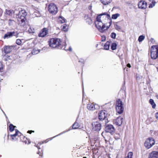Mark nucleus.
Returning a JSON list of instances; mask_svg holds the SVG:
<instances>
[{"label":"nucleus","instance_id":"obj_23","mask_svg":"<svg viewBox=\"0 0 158 158\" xmlns=\"http://www.w3.org/2000/svg\"><path fill=\"white\" fill-rule=\"evenodd\" d=\"M111 49L112 50H114L117 49V44L115 43H112L111 41Z\"/></svg>","mask_w":158,"mask_h":158},{"label":"nucleus","instance_id":"obj_55","mask_svg":"<svg viewBox=\"0 0 158 158\" xmlns=\"http://www.w3.org/2000/svg\"><path fill=\"white\" fill-rule=\"evenodd\" d=\"M48 43L49 44V40L48 41Z\"/></svg>","mask_w":158,"mask_h":158},{"label":"nucleus","instance_id":"obj_6","mask_svg":"<svg viewBox=\"0 0 158 158\" xmlns=\"http://www.w3.org/2000/svg\"><path fill=\"white\" fill-rule=\"evenodd\" d=\"M15 133L13 135H10L11 139L13 141L19 140L21 141L22 138L23 137V135L18 130H15Z\"/></svg>","mask_w":158,"mask_h":158},{"label":"nucleus","instance_id":"obj_17","mask_svg":"<svg viewBox=\"0 0 158 158\" xmlns=\"http://www.w3.org/2000/svg\"><path fill=\"white\" fill-rule=\"evenodd\" d=\"M149 158H158V152L152 151L150 153Z\"/></svg>","mask_w":158,"mask_h":158},{"label":"nucleus","instance_id":"obj_7","mask_svg":"<svg viewBox=\"0 0 158 158\" xmlns=\"http://www.w3.org/2000/svg\"><path fill=\"white\" fill-rule=\"evenodd\" d=\"M155 140L152 137L147 138L144 143V146L147 149L151 148L155 144Z\"/></svg>","mask_w":158,"mask_h":158},{"label":"nucleus","instance_id":"obj_43","mask_svg":"<svg viewBox=\"0 0 158 158\" xmlns=\"http://www.w3.org/2000/svg\"><path fill=\"white\" fill-rule=\"evenodd\" d=\"M110 36L112 38L115 39L116 36V34L114 32H112Z\"/></svg>","mask_w":158,"mask_h":158},{"label":"nucleus","instance_id":"obj_11","mask_svg":"<svg viewBox=\"0 0 158 158\" xmlns=\"http://www.w3.org/2000/svg\"><path fill=\"white\" fill-rule=\"evenodd\" d=\"M93 129L94 130L99 131L101 128V125L98 122H94L92 123Z\"/></svg>","mask_w":158,"mask_h":158},{"label":"nucleus","instance_id":"obj_21","mask_svg":"<svg viewBox=\"0 0 158 158\" xmlns=\"http://www.w3.org/2000/svg\"><path fill=\"white\" fill-rule=\"evenodd\" d=\"M23 140L22 139L21 141H22L25 144H30L31 141L29 139H27V138L23 136Z\"/></svg>","mask_w":158,"mask_h":158},{"label":"nucleus","instance_id":"obj_30","mask_svg":"<svg viewBox=\"0 0 158 158\" xmlns=\"http://www.w3.org/2000/svg\"><path fill=\"white\" fill-rule=\"evenodd\" d=\"M79 125L78 123L77 122H75L72 126V128L73 129H76L79 128Z\"/></svg>","mask_w":158,"mask_h":158},{"label":"nucleus","instance_id":"obj_22","mask_svg":"<svg viewBox=\"0 0 158 158\" xmlns=\"http://www.w3.org/2000/svg\"><path fill=\"white\" fill-rule=\"evenodd\" d=\"M58 22L60 24L64 23L65 22V19L63 17L60 16L58 19Z\"/></svg>","mask_w":158,"mask_h":158},{"label":"nucleus","instance_id":"obj_56","mask_svg":"<svg viewBox=\"0 0 158 158\" xmlns=\"http://www.w3.org/2000/svg\"><path fill=\"white\" fill-rule=\"evenodd\" d=\"M83 158H87L86 157H84Z\"/></svg>","mask_w":158,"mask_h":158},{"label":"nucleus","instance_id":"obj_46","mask_svg":"<svg viewBox=\"0 0 158 158\" xmlns=\"http://www.w3.org/2000/svg\"><path fill=\"white\" fill-rule=\"evenodd\" d=\"M49 141V140H48V139H46V140L43 141L42 142V143H46L48 142Z\"/></svg>","mask_w":158,"mask_h":158},{"label":"nucleus","instance_id":"obj_48","mask_svg":"<svg viewBox=\"0 0 158 158\" xmlns=\"http://www.w3.org/2000/svg\"><path fill=\"white\" fill-rule=\"evenodd\" d=\"M127 66L129 68H131V64H129V63H128V64L127 65Z\"/></svg>","mask_w":158,"mask_h":158},{"label":"nucleus","instance_id":"obj_37","mask_svg":"<svg viewBox=\"0 0 158 158\" xmlns=\"http://www.w3.org/2000/svg\"><path fill=\"white\" fill-rule=\"evenodd\" d=\"M6 14L10 16H12L13 15L12 11L10 10H6Z\"/></svg>","mask_w":158,"mask_h":158},{"label":"nucleus","instance_id":"obj_3","mask_svg":"<svg viewBox=\"0 0 158 158\" xmlns=\"http://www.w3.org/2000/svg\"><path fill=\"white\" fill-rule=\"evenodd\" d=\"M26 15L27 12L25 10H21L19 11L16 16L17 19L19 24H23L24 25L25 23Z\"/></svg>","mask_w":158,"mask_h":158},{"label":"nucleus","instance_id":"obj_54","mask_svg":"<svg viewBox=\"0 0 158 158\" xmlns=\"http://www.w3.org/2000/svg\"><path fill=\"white\" fill-rule=\"evenodd\" d=\"M7 136L8 138H9V135H8Z\"/></svg>","mask_w":158,"mask_h":158},{"label":"nucleus","instance_id":"obj_5","mask_svg":"<svg viewBox=\"0 0 158 158\" xmlns=\"http://www.w3.org/2000/svg\"><path fill=\"white\" fill-rule=\"evenodd\" d=\"M123 105V104L121 99H117L115 103L116 110L117 112L119 114L123 112L124 110Z\"/></svg>","mask_w":158,"mask_h":158},{"label":"nucleus","instance_id":"obj_14","mask_svg":"<svg viewBox=\"0 0 158 158\" xmlns=\"http://www.w3.org/2000/svg\"><path fill=\"white\" fill-rule=\"evenodd\" d=\"M106 131L112 134L114 132L115 129L112 125H108L106 127Z\"/></svg>","mask_w":158,"mask_h":158},{"label":"nucleus","instance_id":"obj_2","mask_svg":"<svg viewBox=\"0 0 158 158\" xmlns=\"http://www.w3.org/2000/svg\"><path fill=\"white\" fill-rule=\"evenodd\" d=\"M66 44L63 43L61 40L58 38H52L50 39V47L65 50Z\"/></svg>","mask_w":158,"mask_h":158},{"label":"nucleus","instance_id":"obj_1","mask_svg":"<svg viewBox=\"0 0 158 158\" xmlns=\"http://www.w3.org/2000/svg\"><path fill=\"white\" fill-rule=\"evenodd\" d=\"M110 18V15L107 12L101 14L97 16L95 25L100 32H105L110 26L112 21Z\"/></svg>","mask_w":158,"mask_h":158},{"label":"nucleus","instance_id":"obj_39","mask_svg":"<svg viewBox=\"0 0 158 158\" xmlns=\"http://www.w3.org/2000/svg\"><path fill=\"white\" fill-rule=\"evenodd\" d=\"M16 43L18 45H20L21 44L22 42L21 40L18 39L16 40Z\"/></svg>","mask_w":158,"mask_h":158},{"label":"nucleus","instance_id":"obj_52","mask_svg":"<svg viewBox=\"0 0 158 158\" xmlns=\"http://www.w3.org/2000/svg\"><path fill=\"white\" fill-rule=\"evenodd\" d=\"M156 69H157V71H158V66L156 67Z\"/></svg>","mask_w":158,"mask_h":158},{"label":"nucleus","instance_id":"obj_15","mask_svg":"<svg viewBox=\"0 0 158 158\" xmlns=\"http://www.w3.org/2000/svg\"><path fill=\"white\" fill-rule=\"evenodd\" d=\"M123 118L119 117L116 118L114 121L115 124L118 126H120L122 123Z\"/></svg>","mask_w":158,"mask_h":158},{"label":"nucleus","instance_id":"obj_44","mask_svg":"<svg viewBox=\"0 0 158 158\" xmlns=\"http://www.w3.org/2000/svg\"><path fill=\"white\" fill-rule=\"evenodd\" d=\"M150 41L151 43L152 44H156V41L154 40V39L153 38H151L150 39Z\"/></svg>","mask_w":158,"mask_h":158},{"label":"nucleus","instance_id":"obj_31","mask_svg":"<svg viewBox=\"0 0 158 158\" xmlns=\"http://www.w3.org/2000/svg\"><path fill=\"white\" fill-rule=\"evenodd\" d=\"M36 147L38 148L39 150L37 152V154H39L40 156H43V152L41 149H40V148H39L38 146H36Z\"/></svg>","mask_w":158,"mask_h":158},{"label":"nucleus","instance_id":"obj_16","mask_svg":"<svg viewBox=\"0 0 158 158\" xmlns=\"http://www.w3.org/2000/svg\"><path fill=\"white\" fill-rule=\"evenodd\" d=\"M15 32L14 31L12 32H8L4 35L3 38L4 39L9 38L15 35Z\"/></svg>","mask_w":158,"mask_h":158},{"label":"nucleus","instance_id":"obj_40","mask_svg":"<svg viewBox=\"0 0 158 158\" xmlns=\"http://www.w3.org/2000/svg\"><path fill=\"white\" fill-rule=\"evenodd\" d=\"M114 138L116 139H118L120 137V135L118 134L115 133L114 135Z\"/></svg>","mask_w":158,"mask_h":158},{"label":"nucleus","instance_id":"obj_8","mask_svg":"<svg viewBox=\"0 0 158 158\" xmlns=\"http://www.w3.org/2000/svg\"><path fill=\"white\" fill-rule=\"evenodd\" d=\"M108 113L105 110H102L98 113V118L100 120H105V123L108 122L106 120H107Z\"/></svg>","mask_w":158,"mask_h":158},{"label":"nucleus","instance_id":"obj_35","mask_svg":"<svg viewBox=\"0 0 158 158\" xmlns=\"http://www.w3.org/2000/svg\"><path fill=\"white\" fill-rule=\"evenodd\" d=\"M39 52H40V51L39 50L34 49L32 50V53L33 55H35V54H36L38 53Z\"/></svg>","mask_w":158,"mask_h":158},{"label":"nucleus","instance_id":"obj_51","mask_svg":"<svg viewBox=\"0 0 158 158\" xmlns=\"http://www.w3.org/2000/svg\"><path fill=\"white\" fill-rule=\"evenodd\" d=\"M156 97L158 99V95H156Z\"/></svg>","mask_w":158,"mask_h":158},{"label":"nucleus","instance_id":"obj_41","mask_svg":"<svg viewBox=\"0 0 158 158\" xmlns=\"http://www.w3.org/2000/svg\"><path fill=\"white\" fill-rule=\"evenodd\" d=\"M15 21L14 20L10 19L9 20L8 24L9 25H11Z\"/></svg>","mask_w":158,"mask_h":158},{"label":"nucleus","instance_id":"obj_34","mask_svg":"<svg viewBox=\"0 0 158 158\" xmlns=\"http://www.w3.org/2000/svg\"><path fill=\"white\" fill-rule=\"evenodd\" d=\"M119 16H120L119 14L117 13V14L113 15H112L111 17L113 19H116Z\"/></svg>","mask_w":158,"mask_h":158},{"label":"nucleus","instance_id":"obj_9","mask_svg":"<svg viewBox=\"0 0 158 158\" xmlns=\"http://www.w3.org/2000/svg\"><path fill=\"white\" fill-rule=\"evenodd\" d=\"M16 45H5L3 47V50L6 54H8L11 52L16 48Z\"/></svg>","mask_w":158,"mask_h":158},{"label":"nucleus","instance_id":"obj_32","mask_svg":"<svg viewBox=\"0 0 158 158\" xmlns=\"http://www.w3.org/2000/svg\"><path fill=\"white\" fill-rule=\"evenodd\" d=\"M4 68V66L2 62L0 61V72L2 73L3 71V69Z\"/></svg>","mask_w":158,"mask_h":158},{"label":"nucleus","instance_id":"obj_27","mask_svg":"<svg viewBox=\"0 0 158 158\" xmlns=\"http://www.w3.org/2000/svg\"><path fill=\"white\" fill-rule=\"evenodd\" d=\"M149 103L152 105V108L153 109L155 108L156 105L154 102L153 100L152 99H150L149 100Z\"/></svg>","mask_w":158,"mask_h":158},{"label":"nucleus","instance_id":"obj_25","mask_svg":"<svg viewBox=\"0 0 158 158\" xmlns=\"http://www.w3.org/2000/svg\"><path fill=\"white\" fill-rule=\"evenodd\" d=\"M69 28V26L66 24H64L62 26V27L61 28V30L65 32H66L68 31Z\"/></svg>","mask_w":158,"mask_h":158},{"label":"nucleus","instance_id":"obj_4","mask_svg":"<svg viewBox=\"0 0 158 158\" xmlns=\"http://www.w3.org/2000/svg\"><path fill=\"white\" fill-rule=\"evenodd\" d=\"M151 58L153 60L156 59L158 57V45H153L150 48Z\"/></svg>","mask_w":158,"mask_h":158},{"label":"nucleus","instance_id":"obj_38","mask_svg":"<svg viewBox=\"0 0 158 158\" xmlns=\"http://www.w3.org/2000/svg\"><path fill=\"white\" fill-rule=\"evenodd\" d=\"M114 27L118 31L120 30L121 29V27L117 24H116L115 25Z\"/></svg>","mask_w":158,"mask_h":158},{"label":"nucleus","instance_id":"obj_13","mask_svg":"<svg viewBox=\"0 0 158 158\" xmlns=\"http://www.w3.org/2000/svg\"><path fill=\"white\" fill-rule=\"evenodd\" d=\"M48 33V29L44 28L40 31L38 35L39 37H45Z\"/></svg>","mask_w":158,"mask_h":158},{"label":"nucleus","instance_id":"obj_29","mask_svg":"<svg viewBox=\"0 0 158 158\" xmlns=\"http://www.w3.org/2000/svg\"><path fill=\"white\" fill-rule=\"evenodd\" d=\"M7 54H6L3 56L4 60L5 61H8L10 59V56Z\"/></svg>","mask_w":158,"mask_h":158},{"label":"nucleus","instance_id":"obj_12","mask_svg":"<svg viewBox=\"0 0 158 158\" xmlns=\"http://www.w3.org/2000/svg\"><path fill=\"white\" fill-rule=\"evenodd\" d=\"M138 6L139 8L144 9L147 7V3L144 0H140L138 3Z\"/></svg>","mask_w":158,"mask_h":158},{"label":"nucleus","instance_id":"obj_24","mask_svg":"<svg viewBox=\"0 0 158 158\" xmlns=\"http://www.w3.org/2000/svg\"><path fill=\"white\" fill-rule=\"evenodd\" d=\"M16 127L15 126H14L12 124H10L8 127V129H9L10 131L12 132L14 130Z\"/></svg>","mask_w":158,"mask_h":158},{"label":"nucleus","instance_id":"obj_45","mask_svg":"<svg viewBox=\"0 0 158 158\" xmlns=\"http://www.w3.org/2000/svg\"><path fill=\"white\" fill-rule=\"evenodd\" d=\"M32 132H34V131L32 130H29L27 132V133L29 134H31Z\"/></svg>","mask_w":158,"mask_h":158},{"label":"nucleus","instance_id":"obj_28","mask_svg":"<svg viewBox=\"0 0 158 158\" xmlns=\"http://www.w3.org/2000/svg\"><path fill=\"white\" fill-rule=\"evenodd\" d=\"M150 2H152L150 3L149 5V8H152L154 6L156 3L155 0H148Z\"/></svg>","mask_w":158,"mask_h":158},{"label":"nucleus","instance_id":"obj_36","mask_svg":"<svg viewBox=\"0 0 158 158\" xmlns=\"http://www.w3.org/2000/svg\"><path fill=\"white\" fill-rule=\"evenodd\" d=\"M145 38V36L144 35H140L138 38V41L139 42L142 41Z\"/></svg>","mask_w":158,"mask_h":158},{"label":"nucleus","instance_id":"obj_53","mask_svg":"<svg viewBox=\"0 0 158 158\" xmlns=\"http://www.w3.org/2000/svg\"><path fill=\"white\" fill-rule=\"evenodd\" d=\"M50 140H51L52 139V138H50Z\"/></svg>","mask_w":158,"mask_h":158},{"label":"nucleus","instance_id":"obj_10","mask_svg":"<svg viewBox=\"0 0 158 158\" xmlns=\"http://www.w3.org/2000/svg\"><path fill=\"white\" fill-rule=\"evenodd\" d=\"M58 11V9L56 5L53 3H50V13L52 15H55L57 13Z\"/></svg>","mask_w":158,"mask_h":158},{"label":"nucleus","instance_id":"obj_19","mask_svg":"<svg viewBox=\"0 0 158 158\" xmlns=\"http://www.w3.org/2000/svg\"><path fill=\"white\" fill-rule=\"evenodd\" d=\"M96 104L94 103H89L87 105V108L89 110H94L96 109Z\"/></svg>","mask_w":158,"mask_h":158},{"label":"nucleus","instance_id":"obj_49","mask_svg":"<svg viewBox=\"0 0 158 158\" xmlns=\"http://www.w3.org/2000/svg\"><path fill=\"white\" fill-rule=\"evenodd\" d=\"M91 8H92V6H90L89 7V10H90L91 9Z\"/></svg>","mask_w":158,"mask_h":158},{"label":"nucleus","instance_id":"obj_42","mask_svg":"<svg viewBox=\"0 0 158 158\" xmlns=\"http://www.w3.org/2000/svg\"><path fill=\"white\" fill-rule=\"evenodd\" d=\"M101 41H104L106 40V37L105 35H102L101 36Z\"/></svg>","mask_w":158,"mask_h":158},{"label":"nucleus","instance_id":"obj_18","mask_svg":"<svg viewBox=\"0 0 158 158\" xmlns=\"http://www.w3.org/2000/svg\"><path fill=\"white\" fill-rule=\"evenodd\" d=\"M84 19L86 23L89 24L90 25L92 23V21L91 18L88 15H86L84 17Z\"/></svg>","mask_w":158,"mask_h":158},{"label":"nucleus","instance_id":"obj_50","mask_svg":"<svg viewBox=\"0 0 158 158\" xmlns=\"http://www.w3.org/2000/svg\"><path fill=\"white\" fill-rule=\"evenodd\" d=\"M48 10H49V5L48 6Z\"/></svg>","mask_w":158,"mask_h":158},{"label":"nucleus","instance_id":"obj_20","mask_svg":"<svg viewBox=\"0 0 158 158\" xmlns=\"http://www.w3.org/2000/svg\"><path fill=\"white\" fill-rule=\"evenodd\" d=\"M111 43V41H107L105 44L103 48L104 49L106 50H108Z\"/></svg>","mask_w":158,"mask_h":158},{"label":"nucleus","instance_id":"obj_47","mask_svg":"<svg viewBox=\"0 0 158 158\" xmlns=\"http://www.w3.org/2000/svg\"><path fill=\"white\" fill-rule=\"evenodd\" d=\"M155 117L156 119L158 120V112H157L155 114Z\"/></svg>","mask_w":158,"mask_h":158},{"label":"nucleus","instance_id":"obj_33","mask_svg":"<svg viewBox=\"0 0 158 158\" xmlns=\"http://www.w3.org/2000/svg\"><path fill=\"white\" fill-rule=\"evenodd\" d=\"M133 153L132 152H129L128 153L127 156L124 158H132Z\"/></svg>","mask_w":158,"mask_h":158},{"label":"nucleus","instance_id":"obj_26","mask_svg":"<svg viewBox=\"0 0 158 158\" xmlns=\"http://www.w3.org/2000/svg\"><path fill=\"white\" fill-rule=\"evenodd\" d=\"M101 3L104 5H108L111 2L112 0H100Z\"/></svg>","mask_w":158,"mask_h":158}]
</instances>
